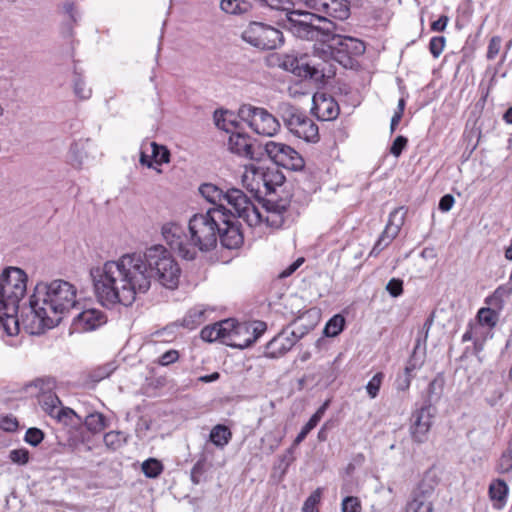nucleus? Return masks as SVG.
Masks as SVG:
<instances>
[{
    "label": "nucleus",
    "mask_w": 512,
    "mask_h": 512,
    "mask_svg": "<svg viewBox=\"0 0 512 512\" xmlns=\"http://www.w3.org/2000/svg\"><path fill=\"white\" fill-rule=\"evenodd\" d=\"M259 8L269 12L283 13L285 16L288 12H293V2L290 0H252Z\"/></svg>",
    "instance_id": "obj_25"
},
{
    "label": "nucleus",
    "mask_w": 512,
    "mask_h": 512,
    "mask_svg": "<svg viewBox=\"0 0 512 512\" xmlns=\"http://www.w3.org/2000/svg\"><path fill=\"white\" fill-rule=\"evenodd\" d=\"M321 109H323L321 119L322 120H333L339 114V106L332 99L326 100L324 99L321 104Z\"/></svg>",
    "instance_id": "obj_45"
},
{
    "label": "nucleus",
    "mask_w": 512,
    "mask_h": 512,
    "mask_svg": "<svg viewBox=\"0 0 512 512\" xmlns=\"http://www.w3.org/2000/svg\"><path fill=\"white\" fill-rule=\"evenodd\" d=\"M148 146H149V142L142 143L141 150H140L139 162L143 166H146L148 168H153V162H152L151 155H148V153H147Z\"/></svg>",
    "instance_id": "obj_62"
},
{
    "label": "nucleus",
    "mask_w": 512,
    "mask_h": 512,
    "mask_svg": "<svg viewBox=\"0 0 512 512\" xmlns=\"http://www.w3.org/2000/svg\"><path fill=\"white\" fill-rule=\"evenodd\" d=\"M107 322L106 314L91 308L80 312L73 320V328L77 332H89L98 329Z\"/></svg>",
    "instance_id": "obj_20"
},
{
    "label": "nucleus",
    "mask_w": 512,
    "mask_h": 512,
    "mask_svg": "<svg viewBox=\"0 0 512 512\" xmlns=\"http://www.w3.org/2000/svg\"><path fill=\"white\" fill-rule=\"evenodd\" d=\"M496 470L500 474H506L512 471V453L506 449L500 456Z\"/></svg>",
    "instance_id": "obj_50"
},
{
    "label": "nucleus",
    "mask_w": 512,
    "mask_h": 512,
    "mask_svg": "<svg viewBox=\"0 0 512 512\" xmlns=\"http://www.w3.org/2000/svg\"><path fill=\"white\" fill-rule=\"evenodd\" d=\"M206 321V310L202 306H195L187 311L181 325L193 330Z\"/></svg>",
    "instance_id": "obj_26"
},
{
    "label": "nucleus",
    "mask_w": 512,
    "mask_h": 512,
    "mask_svg": "<svg viewBox=\"0 0 512 512\" xmlns=\"http://www.w3.org/2000/svg\"><path fill=\"white\" fill-rule=\"evenodd\" d=\"M342 512H360L361 504L357 497L347 496L342 501Z\"/></svg>",
    "instance_id": "obj_57"
},
{
    "label": "nucleus",
    "mask_w": 512,
    "mask_h": 512,
    "mask_svg": "<svg viewBox=\"0 0 512 512\" xmlns=\"http://www.w3.org/2000/svg\"><path fill=\"white\" fill-rule=\"evenodd\" d=\"M151 148L152 162L158 165L170 162V151L163 145L157 144L156 142H149Z\"/></svg>",
    "instance_id": "obj_33"
},
{
    "label": "nucleus",
    "mask_w": 512,
    "mask_h": 512,
    "mask_svg": "<svg viewBox=\"0 0 512 512\" xmlns=\"http://www.w3.org/2000/svg\"><path fill=\"white\" fill-rule=\"evenodd\" d=\"M222 219H225V209L210 208L206 213L194 214L190 218L189 235L176 222L165 223L161 233L171 250L179 257L194 260L198 251L209 252L216 247Z\"/></svg>",
    "instance_id": "obj_3"
},
{
    "label": "nucleus",
    "mask_w": 512,
    "mask_h": 512,
    "mask_svg": "<svg viewBox=\"0 0 512 512\" xmlns=\"http://www.w3.org/2000/svg\"><path fill=\"white\" fill-rule=\"evenodd\" d=\"M223 338L221 342L227 346L238 349L249 347V341L238 340L242 334H250V327L247 323H238L234 319H225L217 322Z\"/></svg>",
    "instance_id": "obj_17"
},
{
    "label": "nucleus",
    "mask_w": 512,
    "mask_h": 512,
    "mask_svg": "<svg viewBox=\"0 0 512 512\" xmlns=\"http://www.w3.org/2000/svg\"><path fill=\"white\" fill-rule=\"evenodd\" d=\"M31 386L39 389V395L42 396L44 393H52L56 387V381L53 377H43L35 379Z\"/></svg>",
    "instance_id": "obj_44"
},
{
    "label": "nucleus",
    "mask_w": 512,
    "mask_h": 512,
    "mask_svg": "<svg viewBox=\"0 0 512 512\" xmlns=\"http://www.w3.org/2000/svg\"><path fill=\"white\" fill-rule=\"evenodd\" d=\"M228 146L232 153L248 160H260L262 155L261 146L254 144L246 133H231Z\"/></svg>",
    "instance_id": "obj_18"
},
{
    "label": "nucleus",
    "mask_w": 512,
    "mask_h": 512,
    "mask_svg": "<svg viewBox=\"0 0 512 512\" xmlns=\"http://www.w3.org/2000/svg\"><path fill=\"white\" fill-rule=\"evenodd\" d=\"M4 323L2 329L7 335L13 336L19 332V315L18 313L5 314Z\"/></svg>",
    "instance_id": "obj_43"
},
{
    "label": "nucleus",
    "mask_w": 512,
    "mask_h": 512,
    "mask_svg": "<svg viewBox=\"0 0 512 512\" xmlns=\"http://www.w3.org/2000/svg\"><path fill=\"white\" fill-rule=\"evenodd\" d=\"M163 469V464L156 458H149L142 463V472L148 478H157Z\"/></svg>",
    "instance_id": "obj_37"
},
{
    "label": "nucleus",
    "mask_w": 512,
    "mask_h": 512,
    "mask_svg": "<svg viewBox=\"0 0 512 512\" xmlns=\"http://www.w3.org/2000/svg\"><path fill=\"white\" fill-rule=\"evenodd\" d=\"M294 443L291 447H289L284 454H282L279 457V463L275 466V469L280 470L281 475H284L289 466L294 462L295 456H294V450H295Z\"/></svg>",
    "instance_id": "obj_42"
},
{
    "label": "nucleus",
    "mask_w": 512,
    "mask_h": 512,
    "mask_svg": "<svg viewBox=\"0 0 512 512\" xmlns=\"http://www.w3.org/2000/svg\"><path fill=\"white\" fill-rule=\"evenodd\" d=\"M280 66L294 75L313 80L316 83H324L325 79L335 76L336 67L321 57L310 58L307 55L300 57L284 55Z\"/></svg>",
    "instance_id": "obj_6"
},
{
    "label": "nucleus",
    "mask_w": 512,
    "mask_h": 512,
    "mask_svg": "<svg viewBox=\"0 0 512 512\" xmlns=\"http://www.w3.org/2000/svg\"><path fill=\"white\" fill-rule=\"evenodd\" d=\"M436 408L430 404H422L411 415L410 433L417 443H424L428 439Z\"/></svg>",
    "instance_id": "obj_14"
},
{
    "label": "nucleus",
    "mask_w": 512,
    "mask_h": 512,
    "mask_svg": "<svg viewBox=\"0 0 512 512\" xmlns=\"http://www.w3.org/2000/svg\"><path fill=\"white\" fill-rule=\"evenodd\" d=\"M27 288V275L18 267H7L0 275V304L10 311L19 310Z\"/></svg>",
    "instance_id": "obj_9"
},
{
    "label": "nucleus",
    "mask_w": 512,
    "mask_h": 512,
    "mask_svg": "<svg viewBox=\"0 0 512 512\" xmlns=\"http://www.w3.org/2000/svg\"><path fill=\"white\" fill-rule=\"evenodd\" d=\"M116 370L114 362H108L102 366H99L90 372V379L93 382H100L101 380L109 377Z\"/></svg>",
    "instance_id": "obj_38"
},
{
    "label": "nucleus",
    "mask_w": 512,
    "mask_h": 512,
    "mask_svg": "<svg viewBox=\"0 0 512 512\" xmlns=\"http://www.w3.org/2000/svg\"><path fill=\"white\" fill-rule=\"evenodd\" d=\"M446 39L444 36H434L429 42V51L434 58H438L443 52L445 47Z\"/></svg>",
    "instance_id": "obj_54"
},
{
    "label": "nucleus",
    "mask_w": 512,
    "mask_h": 512,
    "mask_svg": "<svg viewBox=\"0 0 512 512\" xmlns=\"http://www.w3.org/2000/svg\"><path fill=\"white\" fill-rule=\"evenodd\" d=\"M73 90L74 94L81 100H86L91 97V89L87 88L82 76L77 72L76 66L74 67V79H73Z\"/></svg>",
    "instance_id": "obj_36"
},
{
    "label": "nucleus",
    "mask_w": 512,
    "mask_h": 512,
    "mask_svg": "<svg viewBox=\"0 0 512 512\" xmlns=\"http://www.w3.org/2000/svg\"><path fill=\"white\" fill-rule=\"evenodd\" d=\"M239 219L243 220L234 210L225 209V219L221 220L218 236L224 248L237 249L243 244L244 236Z\"/></svg>",
    "instance_id": "obj_13"
},
{
    "label": "nucleus",
    "mask_w": 512,
    "mask_h": 512,
    "mask_svg": "<svg viewBox=\"0 0 512 512\" xmlns=\"http://www.w3.org/2000/svg\"><path fill=\"white\" fill-rule=\"evenodd\" d=\"M44 439V432L36 427L28 428L24 440L33 447L38 446Z\"/></svg>",
    "instance_id": "obj_49"
},
{
    "label": "nucleus",
    "mask_w": 512,
    "mask_h": 512,
    "mask_svg": "<svg viewBox=\"0 0 512 512\" xmlns=\"http://www.w3.org/2000/svg\"><path fill=\"white\" fill-rule=\"evenodd\" d=\"M232 116L233 114L229 113L227 110H216L213 116L214 123L217 128L230 132L229 126L236 127L235 121L230 118Z\"/></svg>",
    "instance_id": "obj_35"
},
{
    "label": "nucleus",
    "mask_w": 512,
    "mask_h": 512,
    "mask_svg": "<svg viewBox=\"0 0 512 512\" xmlns=\"http://www.w3.org/2000/svg\"><path fill=\"white\" fill-rule=\"evenodd\" d=\"M407 143L408 139L406 137L402 135L397 136L390 147V153L395 157H399L406 148Z\"/></svg>",
    "instance_id": "obj_58"
},
{
    "label": "nucleus",
    "mask_w": 512,
    "mask_h": 512,
    "mask_svg": "<svg viewBox=\"0 0 512 512\" xmlns=\"http://www.w3.org/2000/svg\"><path fill=\"white\" fill-rule=\"evenodd\" d=\"M501 48V38L499 36H494L490 39L487 50V59L493 60L497 54L499 53Z\"/></svg>",
    "instance_id": "obj_61"
},
{
    "label": "nucleus",
    "mask_w": 512,
    "mask_h": 512,
    "mask_svg": "<svg viewBox=\"0 0 512 512\" xmlns=\"http://www.w3.org/2000/svg\"><path fill=\"white\" fill-rule=\"evenodd\" d=\"M179 351L175 349H170L163 354H161L156 363H158L161 366H168L170 364L175 363L179 359Z\"/></svg>",
    "instance_id": "obj_56"
},
{
    "label": "nucleus",
    "mask_w": 512,
    "mask_h": 512,
    "mask_svg": "<svg viewBox=\"0 0 512 512\" xmlns=\"http://www.w3.org/2000/svg\"><path fill=\"white\" fill-rule=\"evenodd\" d=\"M342 31V26L337 24L336 32L326 42L327 48L322 53L344 68L353 69L358 65L357 58L365 52V44L357 38L342 36Z\"/></svg>",
    "instance_id": "obj_7"
},
{
    "label": "nucleus",
    "mask_w": 512,
    "mask_h": 512,
    "mask_svg": "<svg viewBox=\"0 0 512 512\" xmlns=\"http://www.w3.org/2000/svg\"><path fill=\"white\" fill-rule=\"evenodd\" d=\"M253 8V1L247 0H221L220 9L231 15H243L250 12Z\"/></svg>",
    "instance_id": "obj_24"
},
{
    "label": "nucleus",
    "mask_w": 512,
    "mask_h": 512,
    "mask_svg": "<svg viewBox=\"0 0 512 512\" xmlns=\"http://www.w3.org/2000/svg\"><path fill=\"white\" fill-rule=\"evenodd\" d=\"M407 210L404 207L395 208L390 214L384 231L379 236V239L386 246L398 235L402 225L405 221Z\"/></svg>",
    "instance_id": "obj_21"
},
{
    "label": "nucleus",
    "mask_w": 512,
    "mask_h": 512,
    "mask_svg": "<svg viewBox=\"0 0 512 512\" xmlns=\"http://www.w3.org/2000/svg\"><path fill=\"white\" fill-rule=\"evenodd\" d=\"M64 11L69 16V21L64 24L62 33L65 36L71 37L73 35V23H76L78 20V14L75 10L74 3L67 2L64 4Z\"/></svg>",
    "instance_id": "obj_39"
},
{
    "label": "nucleus",
    "mask_w": 512,
    "mask_h": 512,
    "mask_svg": "<svg viewBox=\"0 0 512 512\" xmlns=\"http://www.w3.org/2000/svg\"><path fill=\"white\" fill-rule=\"evenodd\" d=\"M386 291L393 298H397L403 294V280L400 278H392L386 285Z\"/></svg>",
    "instance_id": "obj_55"
},
{
    "label": "nucleus",
    "mask_w": 512,
    "mask_h": 512,
    "mask_svg": "<svg viewBox=\"0 0 512 512\" xmlns=\"http://www.w3.org/2000/svg\"><path fill=\"white\" fill-rule=\"evenodd\" d=\"M285 176L277 168L254 173L252 182L248 185L251 197L237 188L224 192L212 183H204L199 187L200 194L215 208L226 209L222 204L226 201L248 226H257L263 221L269 226L279 227L284 222L290 201L287 198H276V191L285 182Z\"/></svg>",
    "instance_id": "obj_2"
},
{
    "label": "nucleus",
    "mask_w": 512,
    "mask_h": 512,
    "mask_svg": "<svg viewBox=\"0 0 512 512\" xmlns=\"http://www.w3.org/2000/svg\"><path fill=\"white\" fill-rule=\"evenodd\" d=\"M79 149L77 143H72L69 148V157L71 164L74 167H80L82 164V157L79 155Z\"/></svg>",
    "instance_id": "obj_63"
},
{
    "label": "nucleus",
    "mask_w": 512,
    "mask_h": 512,
    "mask_svg": "<svg viewBox=\"0 0 512 512\" xmlns=\"http://www.w3.org/2000/svg\"><path fill=\"white\" fill-rule=\"evenodd\" d=\"M238 116L259 135L272 137L280 130L279 120L265 108L242 104L238 110Z\"/></svg>",
    "instance_id": "obj_10"
},
{
    "label": "nucleus",
    "mask_w": 512,
    "mask_h": 512,
    "mask_svg": "<svg viewBox=\"0 0 512 512\" xmlns=\"http://www.w3.org/2000/svg\"><path fill=\"white\" fill-rule=\"evenodd\" d=\"M508 486L502 479L494 480L489 486V495L492 500L503 502L508 495Z\"/></svg>",
    "instance_id": "obj_34"
},
{
    "label": "nucleus",
    "mask_w": 512,
    "mask_h": 512,
    "mask_svg": "<svg viewBox=\"0 0 512 512\" xmlns=\"http://www.w3.org/2000/svg\"><path fill=\"white\" fill-rule=\"evenodd\" d=\"M84 425L92 433H99L106 428V418L102 413L94 412L88 414L84 419Z\"/></svg>",
    "instance_id": "obj_31"
},
{
    "label": "nucleus",
    "mask_w": 512,
    "mask_h": 512,
    "mask_svg": "<svg viewBox=\"0 0 512 512\" xmlns=\"http://www.w3.org/2000/svg\"><path fill=\"white\" fill-rule=\"evenodd\" d=\"M242 39L261 50H274L284 42L283 33L277 28L253 21L242 33Z\"/></svg>",
    "instance_id": "obj_11"
},
{
    "label": "nucleus",
    "mask_w": 512,
    "mask_h": 512,
    "mask_svg": "<svg viewBox=\"0 0 512 512\" xmlns=\"http://www.w3.org/2000/svg\"><path fill=\"white\" fill-rule=\"evenodd\" d=\"M41 408L51 417H54L58 409L61 407V401L55 392L44 393L38 396Z\"/></svg>",
    "instance_id": "obj_29"
},
{
    "label": "nucleus",
    "mask_w": 512,
    "mask_h": 512,
    "mask_svg": "<svg viewBox=\"0 0 512 512\" xmlns=\"http://www.w3.org/2000/svg\"><path fill=\"white\" fill-rule=\"evenodd\" d=\"M250 327V334H247L243 341H249V347L257 341V339L265 332L266 324L262 321L255 322L253 325L248 324Z\"/></svg>",
    "instance_id": "obj_51"
},
{
    "label": "nucleus",
    "mask_w": 512,
    "mask_h": 512,
    "mask_svg": "<svg viewBox=\"0 0 512 512\" xmlns=\"http://www.w3.org/2000/svg\"><path fill=\"white\" fill-rule=\"evenodd\" d=\"M76 296V287L66 280L38 282L29 299L32 322L37 320L38 329L54 328L75 307Z\"/></svg>",
    "instance_id": "obj_4"
},
{
    "label": "nucleus",
    "mask_w": 512,
    "mask_h": 512,
    "mask_svg": "<svg viewBox=\"0 0 512 512\" xmlns=\"http://www.w3.org/2000/svg\"><path fill=\"white\" fill-rule=\"evenodd\" d=\"M420 348L421 338H418L403 373L399 374L395 380V388L398 391H406L409 389L411 381L414 378V371L421 368L423 365L424 353H419Z\"/></svg>",
    "instance_id": "obj_19"
},
{
    "label": "nucleus",
    "mask_w": 512,
    "mask_h": 512,
    "mask_svg": "<svg viewBox=\"0 0 512 512\" xmlns=\"http://www.w3.org/2000/svg\"><path fill=\"white\" fill-rule=\"evenodd\" d=\"M304 335L301 331L297 333L289 327L282 329L265 346V356L268 358H278L286 354Z\"/></svg>",
    "instance_id": "obj_15"
},
{
    "label": "nucleus",
    "mask_w": 512,
    "mask_h": 512,
    "mask_svg": "<svg viewBox=\"0 0 512 512\" xmlns=\"http://www.w3.org/2000/svg\"><path fill=\"white\" fill-rule=\"evenodd\" d=\"M30 454L25 448L13 449L9 453V459L18 465H25L29 462Z\"/></svg>",
    "instance_id": "obj_53"
},
{
    "label": "nucleus",
    "mask_w": 512,
    "mask_h": 512,
    "mask_svg": "<svg viewBox=\"0 0 512 512\" xmlns=\"http://www.w3.org/2000/svg\"><path fill=\"white\" fill-rule=\"evenodd\" d=\"M477 320L480 325L492 328L497 323V313L491 308H481L477 313Z\"/></svg>",
    "instance_id": "obj_41"
},
{
    "label": "nucleus",
    "mask_w": 512,
    "mask_h": 512,
    "mask_svg": "<svg viewBox=\"0 0 512 512\" xmlns=\"http://www.w3.org/2000/svg\"><path fill=\"white\" fill-rule=\"evenodd\" d=\"M344 327L345 318L340 314H336L328 320L323 332L327 337H336L343 331Z\"/></svg>",
    "instance_id": "obj_32"
},
{
    "label": "nucleus",
    "mask_w": 512,
    "mask_h": 512,
    "mask_svg": "<svg viewBox=\"0 0 512 512\" xmlns=\"http://www.w3.org/2000/svg\"><path fill=\"white\" fill-rule=\"evenodd\" d=\"M278 114L285 127L294 136L308 143L319 141L320 135L317 124L301 108L289 102H282L278 105Z\"/></svg>",
    "instance_id": "obj_8"
},
{
    "label": "nucleus",
    "mask_w": 512,
    "mask_h": 512,
    "mask_svg": "<svg viewBox=\"0 0 512 512\" xmlns=\"http://www.w3.org/2000/svg\"><path fill=\"white\" fill-rule=\"evenodd\" d=\"M181 269L163 245L148 247L143 254L128 253L90 269L97 299L105 306H130L137 293H146L153 280L167 289L179 285Z\"/></svg>",
    "instance_id": "obj_1"
},
{
    "label": "nucleus",
    "mask_w": 512,
    "mask_h": 512,
    "mask_svg": "<svg viewBox=\"0 0 512 512\" xmlns=\"http://www.w3.org/2000/svg\"><path fill=\"white\" fill-rule=\"evenodd\" d=\"M128 438L122 431H109L104 435L103 441L108 449L116 451L127 443Z\"/></svg>",
    "instance_id": "obj_30"
},
{
    "label": "nucleus",
    "mask_w": 512,
    "mask_h": 512,
    "mask_svg": "<svg viewBox=\"0 0 512 512\" xmlns=\"http://www.w3.org/2000/svg\"><path fill=\"white\" fill-rule=\"evenodd\" d=\"M326 14L336 20L343 21L350 15V7L347 0H329L322 4Z\"/></svg>",
    "instance_id": "obj_23"
},
{
    "label": "nucleus",
    "mask_w": 512,
    "mask_h": 512,
    "mask_svg": "<svg viewBox=\"0 0 512 512\" xmlns=\"http://www.w3.org/2000/svg\"><path fill=\"white\" fill-rule=\"evenodd\" d=\"M232 438L231 430L223 424H217L214 426L209 434V440L215 446L224 448Z\"/></svg>",
    "instance_id": "obj_27"
},
{
    "label": "nucleus",
    "mask_w": 512,
    "mask_h": 512,
    "mask_svg": "<svg viewBox=\"0 0 512 512\" xmlns=\"http://www.w3.org/2000/svg\"><path fill=\"white\" fill-rule=\"evenodd\" d=\"M435 484L423 479L412 492L406 505V512H433Z\"/></svg>",
    "instance_id": "obj_16"
},
{
    "label": "nucleus",
    "mask_w": 512,
    "mask_h": 512,
    "mask_svg": "<svg viewBox=\"0 0 512 512\" xmlns=\"http://www.w3.org/2000/svg\"><path fill=\"white\" fill-rule=\"evenodd\" d=\"M264 151L277 166L292 171H301L305 167L303 157L294 148L284 143L268 141Z\"/></svg>",
    "instance_id": "obj_12"
},
{
    "label": "nucleus",
    "mask_w": 512,
    "mask_h": 512,
    "mask_svg": "<svg viewBox=\"0 0 512 512\" xmlns=\"http://www.w3.org/2000/svg\"><path fill=\"white\" fill-rule=\"evenodd\" d=\"M72 416H76L80 419L73 409L61 406L53 418L57 419L58 422L68 424Z\"/></svg>",
    "instance_id": "obj_59"
},
{
    "label": "nucleus",
    "mask_w": 512,
    "mask_h": 512,
    "mask_svg": "<svg viewBox=\"0 0 512 512\" xmlns=\"http://www.w3.org/2000/svg\"><path fill=\"white\" fill-rule=\"evenodd\" d=\"M434 316H435V313L432 312L428 317L427 319L425 320L423 326H422V329L421 331L419 332V335L418 337L416 338V340L418 338H421V346L423 345V351H420L419 350V353H424L425 354V348H426V341H427V338H428V334H429V331L433 325V322H434Z\"/></svg>",
    "instance_id": "obj_52"
},
{
    "label": "nucleus",
    "mask_w": 512,
    "mask_h": 512,
    "mask_svg": "<svg viewBox=\"0 0 512 512\" xmlns=\"http://www.w3.org/2000/svg\"><path fill=\"white\" fill-rule=\"evenodd\" d=\"M0 426L4 431L13 432L18 428V421L12 416H5L1 420Z\"/></svg>",
    "instance_id": "obj_64"
},
{
    "label": "nucleus",
    "mask_w": 512,
    "mask_h": 512,
    "mask_svg": "<svg viewBox=\"0 0 512 512\" xmlns=\"http://www.w3.org/2000/svg\"><path fill=\"white\" fill-rule=\"evenodd\" d=\"M328 406H329V401L327 400L310 417L308 422L302 427L301 431L298 433V435L294 439V441H293L294 446H298L301 442H303L305 440V438L307 437V435L310 433V431L313 430L318 425V423L324 416Z\"/></svg>",
    "instance_id": "obj_22"
},
{
    "label": "nucleus",
    "mask_w": 512,
    "mask_h": 512,
    "mask_svg": "<svg viewBox=\"0 0 512 512\" xmlns=\"http://www.w3.org/2000/svg\"><path fill=\"white\" fill-rule=\"evenodd\" d=\"M201 338L204 340V341H207V342H214V341H221V338L222 335L220 333V330H219V327H218V323H214L213 325H209V326H206L204 327L202 330H201Z\"/></svg>",
    "instance_id": "obj_48"
},
{
    "label": "nucleus",
    "mask_w": 512,
    "mask_h": 512,
    "mask_svg": "<svg viewBox=\"0 0 512 512\" xmlns=\"http://www.w3.org/2000/svg\"><path fill=\"white\" fill-rule=\"evenodd\" d=\"M445 380L441 374H438L428 385L427 388V397L423 404H430L435 406V404L440 400L443 389H444Z\"/></svg>",
    "instance_id": "obj_28"
},
{
    "label": "nucleus",
    "mask_w": 512,
    "mask_h": 512,
    "mask_svg": "<svg viewBox=\"0 0 512 512\" xmlns=\"http://www.w3.org/2000/svg\"><path fill=\"white\" fill-rule=\"evenodd\" d=\"M384 378V374L382 372L376 373L367 383L366 391L371 399L377 397L382 381Z\"/></svg>",
    "instance_id": "obj_47"
},
{
    "label": "nucleus",
    "mask_w": 512,
    "mask_h": 512,
    "mask_svg": "<svg viewBox=\"0 0 512 512\" xmlns=\"http://www.w3.org/2000/svg\"><path fill=\"white\" fill-rule=\"evenodd\" d=\"M322 495L321 488H317L315 491H313L309 497L305 500L302 512H319L317 505L320 502Z\"/></svg>",
    "instance_id": "obj_46"
},
{
    "label": "nucleus",
    "mask_w": 512,
    "mask_h": 512,
    "mask_svg": "<svg viewBox=\"0 0 512 512\" xmlns=\"http://www.w3.org/2000/svg\"><path fill=\"white\" fill-rule=\"evenodd\" d=\"M281 25L297 38L323 44H326L337 29V23L331 19L300 10L288 12Z\"/></svg>",
    "instance_id": "obj_5"
},
{
    "label": "nucleus",
    "mask_w": 512,
    "mask_h": 512,
    "mask_svg": "<svg viewBox=\"0 0 512 512\" xmlns=\"http://www.w3.org/2000/svg\"><path fill=\"white\" fill-rule=\"evenodd\" d=\"M206 462L207 458L204 454H201L199 459L196 461L194 466L191 469L190 478L193 484H199L201 482V478L206 472Z\"/></svg>",
    "instance_id": "obj_40"
},
{
    "label": "nucleus",
    "mask_w": 512,
    "mask_h": 512,
    "mask_svg": "<svg viewBox=\"0 0 512 512\" xmlns=\"http://www.w3.org/2000/svg\"><path fill=\"white\" fill-rule=\"evenodd\" d=\"M512 292V289L506 286H499L493 293V295L486 300L488 304H494L496 301L502 302L505 297H508Z\"/></svg>",
    "instance_id": "obj_60"
}]
</instances>
